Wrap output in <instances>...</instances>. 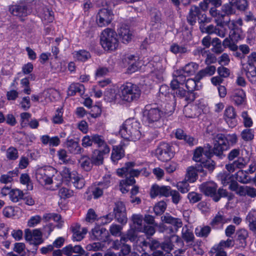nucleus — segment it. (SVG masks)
<instances>
[{"mask_svg":"<svg viewBox=\"0 0 256 256\" xmlns=\"http://www.w3.org/2000/svg\"><path fill=\"white\" fill-rule=\"evenodd\" d=\"M135 166V163L134 162H128L126 163L124 166L121 168H118L116 170V173L118 176H122L125 175L126 179L123 180L124 184L126 186H132L136 183V180L134 178V176H138L140 173L146 176H148L149 173L146 170V168H144L141 170L132 169Z\"/></svg>","mask_w":256,"mask_h":256,"instance_id":"f257e3e1","label":"nucleus"},{"mask_svg":"<svg viewBox=\"0 0 256 256\" xmlns=\"http://www.w3.org/2000/svg\"><path fill=\"white\" fill-rule=\"evenodd\" d=\"M140 123L134 118L126 120L120 130L121 136L124 139L136 141L140 138Z\"/></svg>","mask_w":256,"mask_h":256,"instance_id":"f03ea898","label":"nucleus"},{"mask_svg":"<svg viewBox=\"0 0 256 256\" xmlns=\"http://www.w3.org/2000/svg\"><path fill=\"white\" fill-rule=\"evenodd\" d=\"M100 40V44L106 50L114 51L118 46L117 34L111 28H107L102 32Z\"/></svg>","mask_w":256,"mask_h":256,"instance_id":"7ed1b4c3","label":"nucleus"},{"mask_svg":"<svg viewBox=\"0 0 256 256\" xmlns=\"http://www.w3.org/2000/svg\"><path fill=\"white\" fill-rule=\"evenodd\" d=\"M141 90L136 84L126 82L120 88V96L122 100L132 102L137 100L140 97Z\"/></svg>","mask_w":256,"mask_h":256,"instance_id":"20e7f679","label":"nucleus"},{"mask_svg":"<svg viewBox=\"0 0 256 256\" xmlns=\"http://www.w3.org/2000/svg\"><path fill=\"white\" fill-rule=\"evenodd\" d=\"M163 114V112L159 108H152L150 106H146L143 111L144 118L151 126L154 128L162 126L161 118Z\"/></svg>","mask_w":256,"mask_h":256,"instance_id":"39448f33","label":"nucleus"},{"mask_svg":"<svg viewBox=\"0 0 256 256\" xmlns=\"http://www.w3.org/2000/svg\"><path fill=\"white\" fill-rule=\"evenodd\" d=\"M9 11L12 14L18 17L21 21L23 22L24 20V18L32 13V7L30 2L20 1L10 6Z\"/></svg>","mask_w":256,"mask_h":256,"instance_id":"423d86ee","label":"nucleus"},{"mask_svg":"<svg viewBox=\"0 0 256 256\" xmlns=\"http://www.w3.org/2000/svg\"><path fill=\"white\" fill-rule=\"evenodd\" d=\"M57 174L56 169L50 166L38 168L36 173V178L42 184H50L54 182L53 178Z\"/></svg>","mask_w":256,"mask_h":256,"instance_id":"0eeeda50","label":"nucleus"},{"mask_svg":"<svg viewBox=\"0 0 256 256\" xmlns=\"http://www.w3.org/2000/svg\"><path fill=\"white\" fill-rule=\"evenodd\" d=\"M156 154L158 158L162 162H167L172 158L174 152L172 146L166 142H162L156 150Z\"/></svg>","mask_w":256,"mask_h":256,"instance_id":"6e6552de","label":"nucleus"},{"mask_svg":"<svg viewBox=\"0 0 256 256\" xmlns=\"http://www.w3.org/2000/svg\"><path fill=\"white\" fill-rule=\"evenodd\" d=\"M214 150L217 156H221L224 150L228 148V144L226 136L222 134H217L213 138Z\"/></svg>","mask_w":256,"mask_h":256,"instance_id":"1a4fd4ad","label":"nucleus"},{"mask_svg":"<svg viewBox=\"0 0 256 256\" xmlns=\"http://www.w3.org/2000/svg\"><path fill=\"white\" fill-rule=\"evenodd\" d=\"M113 212L116 220L122 225H124L128 221L126 208L124 204L121 201L114 203Z\"/></svg>","mask_w":256,"mask_h":256,"instance_id":"9d476101","label":"nucleus"},{"mask_svg":"<svg viewBox=\"0 0 256 256\" xmlns=\"http://www.w3.org/2000/svg\"><path fill=\"white\" fill-rule=\"evenodd\" d=\"M112 11L106 8L100 9L96 15V22L100 27L108 26L113 19Z\"/></svg>","mask_w":256,"mask_h":256,"instance_id":"9b49d317","label":"nucleus"},{"mask_svg":"<svg viewBox=\"0 0 256 256\" xmlns=\"http://www.w3.org/2000/svg\"><path fill=\"white\" fill-rule=\"evenodd\" d=\"M217 188V184L212 182H204L200 186L201 191L205 195L212 197L216 202L219 201V198L216 196Z\"/></svg>","mask_w":256,"mask_h":256,"instance_id":"f8f14e48","label":"nucleus"},{"mask_svg":"<svg viewBox=\"0 0 256 256\" xmlns=\"http://www.w3.org/2000/svg\"><path fill=\"white\" fill-rule=\"evenodd\" d=\"M171 188L170 186H160L156 184H154L150 189V196L154 198L156 196L168 197Z\"/></svg>","mask_w":256,"mask_h":256,"instance_id":"ddd939ff","label":"nucleus"},{"mask_svg":"<svg viewBox=\"0 0 256 256\" xmlns=\"http://www.w3.org/2000/svg\"><path fill=\"white\" fill-rule=\"evenodd\" d=\"M162 221L166 224H171L174 227V232H177L180 228L182 226V219L178 218H174L168 213H166L161 216Z\"/></svg>","mask_w":256,"mask_h":256,"instance_id":"4468645a","label":"nucleus"},{"mask_svg":"<svg viewBox=\"0 0 256 256\" xmlns=\"http://www.w3.org/2000/svg\"><path fill=\"white\" fill-rule=\"evenodd\" d=\"M110 148L109 147H106L102 150H94L91 156V160L93 164L100 166L103 164L104 155L109 153Z\"/></svg>","mask_w":256,"mask_h":256,"instance_id":"2eb2a0df","label":"nucleus"},{"mask_svg":"<svg viewBox=\"0 0 256 256\" xmlns=\"http://www.w3.org/2000/svg\"><path fill=\"white\" fill-rule=\"evenodd\" d=\"M108 232L104 228L96 227L92 230L91 238L94 240L106 242L108 240Z\"/></svg>","mask_w":256,"mask_h":256,"instance_id":"dca6fc26","label":"nucleus"},{"mask_svg":"<svg viewBox=\"0 0 256 256\" xmlns=\"http://www.w3.org/2000/svg\"><path fill=\"white\" fill-rule=\"evenodd\" d=\"M236 114L234 108L232 106H228L224 113V118L230 127H234L236 124Z\"/></svg>","mask_w":256,"mask_h":256,"instance_id":"f3484780","label":"nucleus"},{"mask_svg":"<svg viewBox=\"0 0 256 256\" xmlns=\"http://www.w3.org/2000/svg\"><path fill=\"white\" fill-rule=\"evenodd\" d=\"M176 91L174 92V97L177 96L180 98H184L185 100L188 102H191L194 100L195 94L194 92H188L182 88H180L176 89Z\"/></svg>","mask_w":256,"mask_h":256,"instance_id":"a211bd4d","label":"nucleus"},{"mask_svg":"<svg viewBox=\"0 0 256 256\" xmlns=\"http://www.w3.org/2000/svg\"><path fill=\"white\" fill-rule=\"evenodd\" d=\"M66 145L68 151L72 154H80L84 152V149L81 148L78 142L73 139L68 138Z\"/></svg>","mask_w":256,"mask_h":256,"instance_id":"6ab92c4d","label":"nucleus"},{"mask_svg":"<svg viewBox=\"0 0 256 256\" xmlns=\"http://www.w3.org/2000/svg\"><path fill=\"white\" fill-rule=\"evenodd\" d=\"M200 8L192 6L190 10L189 13L186 17L188 22L191 26L194 25L196 22V17L198 18V16L201 13Z\"/></svg>","mask_w":256,"mask_h":256,"instance_id":"aec40b11","label":"nucleus"},{"mask_svg":"<svg viewBox=\"0 0 256 256\" xmlns=\"http://www.w3.org/2000/svg\"><path fill=\"white\" fill-rule=\"evenodd\" d=\"M232 102L236 105H240L245 102L246 94L242 89L234 90L230 96Z\"/></svg>","mask_w":256,"mask_h":256,"instance_id":"412c9836","label":"nucleus"},{"mask_svg":"<svg viewBox=\"0 0 256 256\" xmlns=\"http://www.w3.org/2000/svg\"><path fill=\"white\" fill-rule=\"evenodd\" d=\"M210 15L215 18V22L217 26L223 28L224 24V18L226 16L224 13L218 10L215 8H212L210 10Z\"/></svg>","mask_w":256,"mask_h":256,"instance_id":"4be33fe9","label":"nucleus"},{"mask_svg":"<svg viewBox=\"0 0 256 256\" xmlns=\"http://www.w3.org/2000/svg\"><path fill=\"white\" fill-rule=\"evenodd\" d=\"M64 254L66 256H72V253L78 254H85L86 251L80 245H76L73 246L72 244H69L62 248Z\"/></svg>","mask_w":256,"mask_h":256,"instance_id":"5701e85b","label":"nucleus"},{"mask_svg":"<svg viewBox=\"0 0 256 256\" xmlns=\"http://www.w3.org/2000/svg\"><path fill=\"white\" fill-rule=\"evenodd\" d=\"M182 237L186 243L188 244L189 245H192L195 239L192 230L187 225H185L182 228Z\"/></svg>","mask_w":256,"mask_h":256,"instance_id":"b1692460","label":"nucleus"},{"mask_svg":"<svg viewBox=\"0 0 256 256\" xmlns=\"http://www.w3.org/2000/svg\"><path fill=\"white\" fill-rule=\"evenodd\" d=\"M228 220L224 216L222 212H219L212 220L210 222V225L213 228H217L222 227L224 224L228 222Z\"/></svg>","mask_w":256,"mask_h":256,"instance_id":"393cba45","label":"nucleus"},{"mask_svg":"<svg viewBox=\"0 0 256 256\" xmlns=\"http://www.w3.org/2000/svg\"><path fill=\"white\" fill-rule=\"evenodd\" d=\"M118 34L124 44L128 43L132 40V34L129 28L126 26H121L118 30Z\"/></svg>","mask_w":256,"mask_h":256,"instance_id":"a878e982","label":"nucleus"},{"mask_svg":"<svg viewBox=\"0 0 256 256\" xmlns=\"http://www.w3.org/2000/svg\"><path fill=\"white\" fill-rule=\"evenodd\" d=\"M124 156V150L122 145L114 146L112 150L111 159L114 163Z\"/></svg>","mask_w":256,"mask_h":256,"instance_id":"bb28decb","label":"nucleus"},{"mask_svg":"<svg viewBox=\"0 0 256 256\" xmlns=\"http://www.w3.org/2000/svg\"><path fill=\"white\" fill-rule=\"evenodd\" d=\"M132 220L133 222V228L137 232H142V221L144 217L141 214H134L132 216Z\"/></svg>","mask_w":256,"mask_h":256,"instance_id":"cd10ccee","label":"nucleus"},{"mask_svg":"<svg viewBox=\"0 0 256 256\" xmlns=\"http://www.w3.org/2000/svg\"><path fill=\"white\" fill-rule=\"evenodd\" d=\"M233 176L236 180L242 184H248L251 181V178L248 176L246 170H239Z\"/></svg>","mask_w":256,"mask_h":256,"instance_id":"c85d7f7f","label":"nucleus"},{"mask_svg":"<svg viewBox=\"0 0 256 256\" xmlns=\"http://www.w3.org/2000/svg\"><path fill=\"white\" fill-rule=\"evenodd\" d=\"M39 14L42 20L46 22H51L54 20L53 12L46 7L42 8V11L39 12Z\"/></svg>","mask_w":256,"mask_h":256,"instance_id":"c756f323","label":"nucleus"},{"mask_svg":"<svg viewBox=\"0 0 256 256\" xmlns=\"http://www.w3.org/2000/svg\"><path fill=\"white\" fill-rule=\"evenodd\" d=\"M245 166L244 160L243 158L239 157L236 160L234 161L232 164H228L226 166V170L230 172H234L236 168H242Z\"/></svg>","mask_w":256,"mask_h":256,"instance_id":"7c9ffc66","label":"nucleus"},{"mask_svg":"<svg viewBox=\"0 0 256 256\" xmlns=\"http://www.w3.org/2000/svg\"><path fill=\"white\" fill-rule=\"evenodd\" d=\"M80 167L86 171H90L92 167L93 164L91 159L86 156H82L78 160Z\"/></svg>","mask_w":256,"mask_h":256,"instance_id":"2f4dec72","label":"nucleus"},{"mask_svg":"<svg viewBox=\"0 0 256 256\" xmlns=\"http://www.w3.org/2000/svg\"><path fill=\"white\" fill-rule=\"evenodd\" d=\"M84 92V86L78 83L72 84L70 85L68 89V95L74 96L78 93L80 95H82Z\"/></svg>","mask_w":256,"mask_h":256,"instance_id":"473e14b6","label":"nucleus"},{"mask_svg":"<svg viewBox=\"0 0 256 256\" xmlns=\"http://www.w3.org/2000/svg\"><path fill=\"white\" fill-rule=\"evenodd\" d=\"M186 77L182 74H180L176 76L170 82V88L172 90H174L178 88L180 84L182 85L186 82Z\"/></svg>","mask_w":256,"mask_h":256,"instance_id":"72a5a7b5","label":"nucleus"},{"mask_svg":"<svg viewBox=\"0 0 256 256\" xmlns=\"http://www.w3.org/2000/svg\"><path fill=\"white\" fill-rule=\"evenodd\" d=\"M238 193H240V196H248L251 198H255L256 197V188L247 186H244L240 188Z\"/></svg>","mask_w":256,"mask_h":256,"instance_id":"f704fd0d","label":"nucleus"},{"mask_svg":"<svg viewBox=\"0 0 256 256\" xmlns=\"http://www.w3.org/2000/svg\"><path fill=\"white\" fill-rule=\"evenodd\" d=\"M212 51L216 54H220L224 51L221 40L218 38H214L212 40Z\"/></svg>","mask_w":256,"mask_h":256,"instance_id":"c9c22d12","label":"nucleus"},{"mask_svg":"<svg viewBox=\"0 0 256 256\" xmlns=\"http://www.w3.org/2000/svg\"><path fill=\"white\" fill-rule=\"evenodd\" d=\"M10 197L12 202H18L22 200L24 193L22 191L18 189L12 190L10 192Z\"/></svg>","mask_w":256,"mask_h":256,"instance_id":"e433bc0d","label":"nucleus"},{"mask_svg":"<svg viewBox=\"0 0 256 256\" xmlns=\"http://www.w3.org/2000/svg\"><path fill=\"white\" fill-rule=\"evenodd\" d=\"M88 192L92 194L90 196H88L86 198L87 200H90L92 198V196H93L94 198H98L102 196L103 194L102 189L100 187L94 186L92 187L89 190L88 192H86V194H88Z\"/></svg>","mask_w":256,"mask_h":256,"instance_id":"4c0bfd02","label":"nucleus"},{"mask_svg":"<svg viewBox=\"0 0 256 256\" xmlns=\"http://www.w3.org/2000/svg\"><path fill=\"white\" fill-rule=\"evenodd\" d=\"M92 141L93 144H96L98 148L103 147L104 148H105L106 147H108L104 140V136L101 135L92 134Z\"/></svg>","mask_w":256,"mask_h":256,"instance_id":"58836bf2","label":"nucleus"},{"mask_svg":"<svg viewBox=\"0 0 256 256\" xmlns=\"http://www.w3.org/2000/svg\"><path fill=\"white\" fill-rule=\"evenodd\" d=\"M150 16L151 22L152 23H160L162 21V13L156 8L150 9Z\"/></svg>","mask_w":256,"mask_h":256,"instance_id":"ea45409f","label":"nucleus"},{"mask_svg":"<svg viewBox=\"0 0 256 256\" xmlns=\"http://www.w3.org/2000/svg\"><path fill=\"white\" fill-rule=\"evenodd\" d=\"M198 178L196 170L194 166H190L187 169V172L186 176V180L190 182H194Z\"/></svg>","mask_w":256,"mask_h":256,"instance_id":"a19ab883","label":"nucleus"},{"mask_svg":"<svg viewBox=\"0 0 256 256\" xmlns=\"http://www.w3.org/2000/svg\"><path fill=\"white\" fill-rule=\"evenodd\" d=\"M230 2L236 6V8L241 11L246 10L248 7L246 0H228Z\"/></svg>","mask_w":256,"mask_h":256,"instance_id":"79ce46f5","label":"nucleus"},{"mask_svg":"<svg viewBox=\"0 0 256 256\" xmlns=\"http://www.w3.org/2000/svg\"><path fill=\"white\" fill-rule=\"evenodd\" d=\"M170 51L174 54H183L188 52V50L184 46H180L176 44H172L170 48Z\"/></svg>","mask_w":256,"mask_h":256,"instance_id":"37998d69","label":"nucleus"},{"mask_svg":"<svg viewBox=\"0 0 256 256\" xmlns=\"http://www.w3.org/2000/svg\"><path fill=\"white\" fill-rule=\"evenodd\" d=\"M42 238V233L38 229H36L33 230V236L32 244L39 245L43 242Z\"/></svg>","mask_w":256,"mask_h":256,"instance_id":"c03bdc74","label":"nucleus"},{"mask_svg":"<svg viewBox=\"0 0 256 256\" xmlns=\"http://www.w3.org/2000/svg\"><path fill=\"white\" fill-rule=\"evenodd\" d=\"M198 65L196 62H190L186 64L183 68V72L188 75L194 74L198 70Z\"/></svg>","mask_w":256,"mask_h":256,"instance_id":"a18cd8bd","label":"nucleus"},{"mask_svg":"<svg viewBox=\"0 0 256 256\" xmlns=\"http://www.w3.org/2000/svg\"><path fill=\"white\" fill-rule=\"evenodd\" d=\"M198 82L196 80V78H188L186 82V86L188 89V92H194L196 90H198V86L197 83Z\"/></svg>","mask_w":256,"mask_h":256,"instance_id":"49530a36","label":"nucleus"},{"mask_svg":"<svg viewBox=\"0 0 256 256\" xmlns=\"http://www.w3.org/2000/svg\"><path fill=\"white\" fill-rule=\"evenodd\" d=\"M166 204L164 201H160L156 203L154 207V211L156 215L162 214L166 210Z\"/></svg>","mask_w":256,"mask_h":256,"instance_id":"de8ad7c7","label":"nucleus"},{"mask_svg":"<svg viewBox=\"0 0 256 256\" xmlns=\"http://www.w3.org/2000/svg\"><path fill=\"white\" fill-rule=\"evenodd\" d=\"M72 182L78 189L82 188L84 186V180L76 173L72 178Z\"/></svg>","mask_w":256,"mask_h":256,"instance_id":"09e8293b","label":"nucleus"},{"mask_svg":"<svg viewBox=\"0 0 256 256\" xmlns=\"http://www.w3.org/2000/svg\"><path fill=\"white\" fill-rule=\"evenodd\" d=\"M72 182L78 189L82 188L84 186V180L76 173L72 178Z\"/></svg>","mask_w":256,"mask_h":256,"instance_id":"8fccbe9b","label":"nucleus"},{"mask_svg":"<svg viewBox=\"0 0 256 256\" xmlns=\"http://www.w3.org/2000/svg\"><path fill=\"white\" fill-rule=\"evenodd\" d=\"M18 170H13L12 172H10L6 174H3L0 178V182L3 184H7L8 182H11L13 178H12L14 176V175L17 176Z\"/></svg>","mask_w":256,"mask_h":256,"instance_id":"3c124183","label":"nucleus"},{"mask_svg":"<svg viewBox=\"0 0 256 256\" xmlns=\"http://www.w3.org/2000/svg\"><path fill=\"white\" fill-rule=\"evenodd\" d=\"M234 5L230 2L224 4L222 7V12L226 16L234 14L236 12L235 9L233 8Z\"/></svg>","mask_w":256,"mask_h":256,"instance_id":"603ef678","label":"nucleus"},{"mask_svg":"<svg viewBox=\"0 0 256 256\" xmlns=\"http://www.w3.org/2000/svg\"><path fill=\"white\" fill-rule=\"evenodd\" d=\"M116 96L114 89L108 88L104 94V100L108 102H112L116 100Z\"/></svg>","mask_w":256,"mask_h":256,"instance_id":"864d4df0","label":"nucleus"},{"mask_svg":"<svg viewBox=\"0 0 256 256\" xmlns=\"http://www.w3.org/2000/svg\"><path fill=\"white\" fill-rule=\"evenodd\" d=\"M76 52L75 57L80 61L85 62L90 57V52L84 50H80Z\"/></svg>","mask_w":256,"mask_h":256,"instance_id":"5fc2aeb1","label":"nucleus"},{"mask_svg":"<svg viewBox=\"0 0 256 256\" xmlns=\"http://www.w3.org/2000/svg\"><path fill=\"white\" fill-rule=\"evenodd\" d=\"M211 231L210 226H206L200 228H196L195 230L196 234L197 236L200 237H207Z\"/></svg>","mask_w":256,"mask_h":256,"instance_id":"6e6d98bb","label":"nucleus"},{"mask_svg":"<svg viewBox=\"0 0 256 256\" xmlns=\"http://www.w3.org/2000/svg\"><path fill=\"white\" fill-rule=\"evenodd\" d=\"M122 226L114 224L110 227L109 230L112 235L115 236H122Z\"/></svg>","mask_w":256,"mask_h":256,"instance_id":"4d7b16f0","label":"nucleus"},{"mask_svg":"<svg viewBox=\"0 0 256 256\" xmlns=\"http://www.w3.org/2000/svg\"><path fill=\"white\" fill-rule=\"evenodd\" d=\"M202 154L206 156L207 158H211L214 155H216V154L214 150V147L212 148V146L208 144L202 148Z\"/></svg>","mask_w":256,"mask_h":256,"instance_id":"13d9d810","label":"nucleus"},{"mask_svg":"<svg viewBox=\"0 0 256 256\" xmlns=\"http://www.w3.org/2000/svg\"><path fill=\"white\" fill-rule=\"evenodd\" d=\"M6 156L10 160H16L18 157V150L14 147H10L6 150Z\"/></svg>","mask_w":256,"mask_h":256,"instance_id":"bf43d9fd","label":"nucleus"},{"mask_svg":"<svg viewBox=\"0 0 256 256\" xmlns=\"http://www.w3.org/2000/svg\"><path fill=\"white\" fill-rule=\"evenodd\" d=\"M20 182L22 184H26L27 188L29 190H32L33 186L30 182V178L28 174H22L20 177Z\"/></svg>","mask_w":256,"mask_h":256,"instance_id":"052dcab7","label":"nucleus"},{"mask_svg":"<svg viewBox=\"0 0 256 256\" xmlns=\"http://www.w3.org/2000/svg\"><path fill=\"white\" fill-rule=\"evenodd\" d=\"M241 136L244 140L248 141L254 138V134L252 129L246 128L242 132Z\"/></svg>","mask_w":256,"mask_h":256,"instance_id":"680f3d73","label":"nucleus"},{"mask_svg":"<svg viewBox=\"0 0 256 256\" xmlns=\"http://www.w3.org/2000/svg\"><path fill=\"white\" fill-rule=\"evenodd\" d=\"M58 195L61 198L66 199L73 196V191L66 188H62L59 190Z\"/></svg>","mask_w":256,"mask_h":256,"instance_id":"e2e57ef3","label":"nucleus"},{"mask_svg":"<svg viewBox=\"0 0 256 256\" xmlns=\"http://www.w3.org/2000/svg\"><path fill=\"white\" fill-rule=\"evenodd\" d=\"M187 181L183 180L177 184V188L182 193H186L190 190V186Z\"/></svg>","mask_w":256,"mask_h":256,"instance_id":"0e129e2a","label":"nucleus"},{"mask_svg":"<svg viewBox=\"0 0 256 256\" xmlns=\"http://www.w3.org/2000/svg\"><path fill=\"white\" fill-rule=\"evenodd\" d=\"M208 159L205 161L202 162L201 163L202 164V166L207 169L210 172H212L215 168V162L210 159V158H208Z\"/></svg>","mask_w":256,"mask_h":256,"instance_id":"69168bd1","label":"nucleus"},{"mask_svg":"<svg viewBox=\"0 0 256 256\" xmlns=\"http://www.w3.org/2000/svg\"><path fill=\"white\" fill-rule=\"evenodd\" d=\"M172 196V202L174 204H177L182 200V196L179 192L176 190L170 189V192L168 194V196Z\"/></svg>","mask_w":256,"mask_h":256,"instance_id":"338daca9","label":"nucleus"},{"mask_svg":"<svg viewBox=\"0 0 256 256\" xmlns=\"http://www.w3.org/2000/svg\"><path fill=\"white\" fill-rule=\"evenodd\" d=\"M136 57L130 54H125L122 58V62L125 66H128L132 62H135Z\"/></svg>","mask_w":256,"mask_h":256,"instance_id":"774afa93","label":"nucleus"}]
</instances>
